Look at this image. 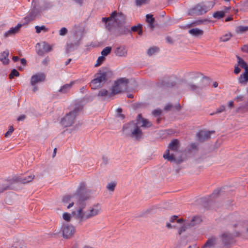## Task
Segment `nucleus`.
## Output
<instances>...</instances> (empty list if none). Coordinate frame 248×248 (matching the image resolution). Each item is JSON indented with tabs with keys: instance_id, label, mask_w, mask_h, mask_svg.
<instances>
[{
	"instance_id": "obj_1",
	"label": "nucleus",
	"mask_w": 248,
	"mask_h": 248,
	"mask_svg": "<svg viewBox=\"0 0 248 248\" xmlns=\"http://www.w3.org/2000/svg\"><path fill=\"white\" fill-rule=\"evenodd\" d=\"M152 123L147 119L142 118L141 114L138 115L137 122H131L125 124L123 127L124 133L137 140L141 139L142 136V132L140 127L148 128L152 126Z\"/></svg>"
},
{
	"instance_id": "obj_2",
	"label": "nucleus",
	"mask_w": 248,
	"mask_h": 248,
	"mask_svg": "<svg viewBox=\"0 0 248 248\" xmlns=\"http://www.w3.org/2000/svg\"><path fill=\"white\" fill-rule=\"evenodd\" d=\"M81 108V106L76 105L72 110L66 113L61 119L60 122L61 125L64 127L72 126L75 123L76 117Z\"/></svg>"
},
{
	"instance_id": "obj_3",
	"label": "nucleus",
	"mask_w": 248,
	"mask_h": 248,
	"mask_svg": "<svg viewBox=\"0 0 248 248\" xmlns=\"http://www.w3.org/2000/svg\"><path fill=\"white\" fill-rule=\"evenodd\" d=\"M214 5L212 2L200 3L196 5L194 7L188 10V15L190 16H199L206 13L211 9Z\"/></svg>"
},
{
	"instance_id": "obj_4",
	"label": "nucleus",
	"mask_w": 248,
	"mask_h": 248,
	"mask_svg": "<svg viewBox=\"0 0 248 248\" xmlns=\"http://www.w3.org/2000/svg\"><path fill=\"white\" fill-rule=\"evenodd\" d=\"M109 73L107 69L99 70L95 75V78L92 80L90 86L92 89H96L99 88L107 80V76Z\"/></svg>"
},
{
	"instance_id": "obj_5",
	"label": "nucleus",
	"mask_w": 248,
	"mask_h": 248,
	"mask_svg": "<svg viewBox=\"0 0 248 248\" xmlns=\"http://www.w3.org/2000/svg\"><path fill=\"white\" fill-rule=\"evenodd\" d=\"M128 79L125 78H121L116 81L112 87L111 92L109 96H113L127 90Z\"/></svg>"
},
{
	"instance_id": "obj_6",
	"label": "nucleus",
	"mask_w": 248,
	"mask_h": 248,
	"mask_svg": "<svg viewBox=\"0 0 248 248\" xmlns=\"http://www.w3.org/2000/svg\"><path fill=\"white\" fill-rule=\"evenodd\" d=\"M76 209L72 212L73 216L80 222L84 221L88 219L87 210L85 211L87 204H76Z\"/></svg>"
},
{
	"instance_id": "obj_7",
	"label": "nucleus",
	"mask_w": 248,
	"mask_h": 248,
	"mask_svg": "<svg viewBox=\"0 0 248 248\" xmlns=\"http://www.w3.org/2000/svg\"><path fill=\"white\" fill-rule=\"evenodd\" d=\"M181 152H171L170 150H167L163 155L164 159L170 162H174L177 164H180L183 162L184 158L182 156Z\"/></svg>"
},
{
	"instance_id": "obj_8",
	"label": "nucleus",
	"mask_w": 248,
	"mask_h": 248,
	"mask_svg": "<svg viewBox=\"0 0 248 248\" xmlns=\"http://www.w3.org/2000/svg\"><path fill=\"white\" fill-rule=\"evenodd\" d=\"M118 17H120L122 19H123L124 16L122 13L118 14L116 11L112 12L109 17H103L102 18V21L105 23L106 27L108 30H111V27L110 25V21L113 19L114 22L116 23H119L118 20L119 19Z\"/></svg>"
},
{
	"instance_id": "obj_9",
	"label": "nucleus",
	"mask_w": 248,
	"mask_h": 248,
	"mask_svg": "<svg viewBox=\"0 0 248 248\" xmlns=\"http://www.w3.org/2000/svg\"><path fill=\"white\" fill-rule=\"evenodd\" d=\"M62 236L65 239H69L73 236L76 230L71 224L64 223L62 226Z\"/></svg>"
},
{
	"instance_id": "obj_10",
	"label": "nucleus",
	"mask_w": 248,
	"mask_h": 248,
	"mask_svg": "<svg viewBox=\"0 0 248 248\" xmlns=\"http://www.w3.org/2000/svg\"><path fill=\"white\" fill-rule=\"evenodd\" d=\"M102 211L101 204L99 203L93 204L87 209L88 219L99 215Z\"/></svg>"
},
{
	"instance_id": "obj_11",
	"label": "nucleus",
	"mask_w": 248,
	"mask_h": 248,
	"mask_svg": "<svg viewBox=\"0 0 248 248\" xmlns=\"http://www.w3.org/2000/svg\"><path fill=\"white\" fill-rule=\"evenodd\" d=\"M234 235L229 232H224L220 236L222 244L224 247H228L234 242Z\"/></svg>"
},
{
	"instance_id": "obj_12",
	"label": "nucleus",
	"mask_w": 248,
	"mask_h": 248,
	"mask_svg": "<svg viewBox=\"0 0 248 248\" xmlns=\"http://www.w3.org/2000/svg\"><path fill=\"white\" fill-rule=\"evenodd\" d=\"M91 190L90 189L86 190L84 192L81 193L79 194L74 196L75 198L78 199V201L76 204H86V201L90 198V193Z\"/></svg>"
},
{
	"instance_id": "obj_13",
	"label": "nucleus",
	"mask_w": 248,
	"mask_h": 248,
	"mask_svg": "<svg viewBox=\"0 0 248 248\" xmlns=\"http://www.w3.org/2000/svg\"><path fill=\"white\" fill-rule=\"evenodd\" d=\"M38 14L39 11L36 8L34 7L31 10L24 18L25 23L23 24V25L28 24L31 21L34 20Z\"/></svg>"
},
{
	"instance_id": "obj_14",
	"label": "nucleus",
	"mask_w": 248,
	"mask_h": 248,
	"mask_svg": "<svg viewBox=\"0 0 248 248\" xmlns=\"http://www.w3.org/2000/svg\"><path fill=\"white\" fill-rule=\"evenodd\" d=\"M46 76L44 73H39L33 75L31 79V84L34 86L37 83L43 82L45 80Z\"/></svg>"
},
{
	"instance_id": "obj_15",
	"label": "nucleus",
	"mask_w": 248,
	"mask_h": 248,
	"mask_svg": "<svg viewBox=\"0 0 248 248\" xmlns=\"http://www.w3.org/2000/svg\"><path fill=\"white\" fill-rule=\"evenodd\" d=\"M23 24H18L16 27L11 28L9 31L5 32L3 34V37L7 38L9 36L15 35L19 32L20 28L23 26Z\"/></svg>"
},
{
	"instance_id": "obj_16",
	"label": "nucleus",
	"mask_w": 248,
	"mask_h": 248,
	"mask_svg": "<svg viewBox=\"0 0 248 248\" xmlns=\"http://www.w3.org/2000/svg\"><path fill=\"white\" fill-rule=\"evenodd\" d=\"M212 132L202 130L197 133L198 140L200 142H203L210 138Z\"/></svg>"
},
{
	"instance_id": "obj_17",
	"label": "nucleus",
	"mask_w": 248,
	"mask_h": 248,
	"mask_svg": "<svg viewBox=\"0 0 248 248\" xmlns=\"http://www.w3.org/2000/svg\"><path fill=\"white\" fill-rule=\"evenodd\" d=\"M180 148V142L177 139H174L171 141L168 146V149L171 152H181L179 149Z\"/></svg>"
},
{
	"instance_id": "obj_18",
	"label": "nucleus",
	"mask_w": 248,
	"mask_h": 248,
	"mask_svg": "<svg viewBox=\"0 0 248 248\" xmlns=\"http://www.w3.org/2000/svg\"><path fill=\"white\" fill-rule=\"evenodd\" d=\"M238 81L242 85H247L248 82V68L238 78Z\"/></svg>"
},
{
	"instance_id": "obj_19",
	"label": "nucleus",
	"mask_w": 248,
	"mask_h": 248,
	"mask_svg": "<svg viewBox=\"0 0 248 248\" xmlns=\"http://www.w3.org/2000/svg\"><path fill=\"white\" fill-rule=\"evenodd\" d=\"M115 54L119 57H126L127 51L124 46H120L116 48Z\"/></svg>"
},
{
	"instance_id": "obj_20",
	"label": "nucleus",
	"mask_w": 248,
	"mask_h": 248,
	"mask_svg": "<svg viewBox=\"0 0 248 248\" xmlns=\"http://www.w3.org/2000/svg\"><path fill=\"white\" fill-rule=\"evenodd\" d=\"M202 221L201 217L199 216L193 217L190 222L186 223V225L188 227H191L200 224Z\"/></svg>"
},
{
	"instance_id": "obj_21",
	"label": "nucleus",
	"mask_w": 248,
	"mask_h": 248,
	"mask_svg": "<svg viewBox=\"0 0 248 248\" xmlns=\"http://www.w3.org/2000/svg\"><path fill=\"white\" fill-rule=\"evenodd\" d=\"M188 33L193 36L199 37L202 36L204 33L203 30L198 28H194L188 31Z\"/></svg>"
},
{
	"instance_id": "obj_22",
	"label": "nucleus",
	"mask_w": 248,
	"mask_h": 248,
	"mask_svg": "<svg viewBox=\"0 0 248 248\" xmlns=\"http://www.w3.org/2000/svg\"><path fill=\"white\" fill-rule=\"evenodd\" d=\"M217 243V238L215 237H211L208 238L202 248H211L213 247Z\"/></svg>"
},
{
	"instance_id": "obj_23",
	"label": "nucleus",
	"mask_w": 248,
	"mask_h": 248,
	"mask_svg": "<svg viewBox=\"0 0 248 248\" xmlns=\"http://www.w3.org/2000/svg\"><path fill=\"white\" fill-rule=\"evenodd\" d=\"M202 74L199 72L192 71L186 74V77L190 80H196L201 78Z\"/></svg>"
},
{
	"instance_id": "obj_24",
	"label": "nucleus",
	"mask_w": 248,
	"mask_h": 248,
	"mask_svg": "<svg viewBox=\"0 0 248 248\" xmlns=\"http://www.w3.org/2000/svg\"><path fill=\"white\" fill-rule=\"evenodd\" d=\"M146 22L148 23L149 27L153 31L155 28V19L153 17V15L151 14H147L146 16Z\"/></svg>"
},
{
	"instance_id": "obj_25",
	"label": "nucleus",
	"mask_w": 248,
	"mask_h": 248,
	"mask_svg": "<svg viewBox=\"0 0 248 248\" xmlns=\"http://www.w3.org/2000/svg\"><path fill=\"white\" fill-rule=\"evenodd\" d=\"M9 54V51L6 50L0 55V61L4 64H7L9 63V60L7 58Z\"/></svg>"
},
{
	"instance_id": "obj_26",
	"label": "nucleus",
	"mask_w": 248,
	"mask_h": 248,
	"mask_svg": "<svg viewBox=\"0 0 248 248\" xmlns=\"http://www.w3.org/2000/svg\"><path fill=\"white\" fill-rule=\"evenodd\" d=\"M74 84V81H72L69 84H66L64 85L59 90V92L62 93H67L68 91L70 90Z\"/></svg>"
},
{
	"instance_id": "obj_27",
	"label": "nucleus",
	"mask_w": 248,
	"mask_h": 248,
	"mask_svg": "<svg viewBox=\"0 0 248 248\" xmlns=\"http://www.w3.org/2000/svg\"><path fill=\"white\" fill-rule=\"evenodd\" d=\"M237 227L241 229V227L243 228V229H240V231L244 233H245L247 236L248 237V222L247 223H244L243 224L241 223H239L237 225Z\"/></svg>"
},
{
	"instance_id": "obj_28",
	"label": "nucleus",
	"mask_w": 248,
	"mask_h": 248,
	"mask_svg": "<svg viewBox=\"0 0 248 248\" xmlns=\"http://www.w3.org/2000/svg\"><path fill=\"white\" fill-rule=\"evenodd\" d=\"M86 187V185L84 183H80L77 188V191L73 194L74 196H76L77 194L84 192L87 190Z\"/></svg>"
},
{
	"instance_id": "obj_29",
	"label": "nucleus",
	"mask_w": 248,
	"mask_h": 248,
	"mask_svg": "<svg viewBox=\"0 0 248 248\" xmlns=\"http://www.w3.org/2000/svg\"><path fill=\"white\" fill-rule=\"evenodd\" d=\"M238 59V62H237V65H238L241 67L244 68L245 69V71L246 69L248 68V66L247 65V62L244 61L243 59L239 57V56L237 57Z\"/></svg>"
},
{
	"instance_id": "obj_30",
	"label": "nucleus",
	"mask_w": 248,
	"mask_h": 248,
	"mask_svg": "<svg viewBox=\"0 0 248 248\" xmlns=\"http://www.w3.org/2000/svg\"><path fill=\"white\" fill-rule=\"evenodd\" d=\"M34 177L35 176L34 175H30L28 176L20 178V181L22 183L26 184L31 182L34 178Z\"/></svg>"
},
{
	"instance_id": "obj_31",
	"label": "nucleus",
	"mask_w": 248,
	"mask_h": 248,
	"mask_svg": "<svg viewBox=\"0 0 248 248\" xmlns=\"http://www.w3.org/2000/svg\"><path fill=\"white\" fill-rule=\"evenodd\" d=\"M248 31V26H239L236 27L235 32L241 34Z\"/></svg>"
},
{
	"instance_id": "obj_32",
	"label": "nucleus",
	"mask_w": 248,
	"mask_h": 248,
	"mask_svg": "<svg viewBox=\"0 0 248 248\" xmlns=\"http://www.w3.org/2000/svg\"><path fill=\"white\" fill-rule=\"evenodd\" d=\"M117 185V183L115 181H112L108 183L106 186L107 189L110 192H113L115 188Z\"/></svg>"
},
{
	"instance_id": "obj_33",
	"label": "nucleus",
	"mask_w": 248,
	"mask_h": 248,
	"mask_svg": "<svg viewBox=\"0 0 248 248\" xmlns=\"http://www.w3.org/2000/svg\"><path fill=\"white\" fill-rule=\"evenodd\" d=\"M187 150L189 152H195L198 150V144L195 143H191L188 145Z\"/></svg>"
},
{
	"instance_id": "obj_34",
	"label": "nucleus",
	"mask_w": 248,
	"mask_h": 248,
	"mask_svg": "<svg viewBox=\"0 0 248 248\" xmlns=\"http://www.w3.org/2000/svg\"><path fill=\"white\" fill-rule=\"evenodd\" d=\"M225 12L223 11H217L214 13L213 16L215 18L220 19L225 15Z\"/></svg>"
},
{
	"instance_id": "obj_35",
	"label": "nucleus",
	"mask_w": 248,
	"mask_h": 248,
	"mask_svg": "<svg viewBox=\"0 0 248 248\" xmlns=\"http://www.w3.org/2000/svg\"><path fill=\"white\" fill-rule=\"evenodd\" d=\"M35 29L36 30V32L37 33H40L41 31L44 32H46L48 31V29L46 28L44 25H42L41 26H36L35 27Z\"/></svg>"
},
{
	"instance_id": "obj_36",
	"label": "nucleus",
	"mask_w": 248,
	"mask_h": 248,
	"mask_svg": "<svg viewBox=\"0 0 248 248\" xmlns=\"http://www.w3.org/2000/svg\"><path fill=\"white\" fill-rule=\"evenodd\" d=\"M232 37V34L231 33H228L220 38V41L221 42H227Z\"/></svg>"
},
{
	"instance_id": "obj_37",
	"label": "nucleus",
	"mask_w": 248,
	"mask_h": 248,
	"mask_svg": "<svg viewBox=\"0 0 248 248\" xmlns=\"http://www.w3.org/2000/svg\"><path fill=\"white\" fill-rule=\"evenodd\" d=\"M111 50V47L110 46H107L104 48L103 50L101 51V55L102 56H106L108 55Z\"/></svg>"
},
{
	"instance_id": "obj_38",
	"label": "nucleus",
	"mask_w": 248,
	"mask_h": 248,
	"mask_svg": "<svg viewBox=\"0 0 248 248\" xmlns=\"http://www.w3.org/2000/svg\"><path fill=\"white\" fill-rule=\"evenodd\" d=\"M110 93H108V91L105 89H102L101 90L98 94V96H108V97H111V96H109Z\"/></svg>"
},
{
	"instance_id": "obj_39",
	"label": "nucleus",
	"mask_w": 248,
	"mask_h": 248,
	"mask_svg": "<svg viewBox=\"0 0 248 248\" xmlns=\"http://www.w3.org/2000/svg\"><path fill=\"white\" fill-rule=\"evenodd\" d=\"M19 76V73L15 69L12 70L11 73L9 75V77L10 79L13 78L15 77H18Z\"/></svg>"
},
{
	"instance_id": "obj_40",
	"label": "nucleus",
	"mask_w": 248,
	"mask_h": 248,
	"mask_svg": "<svg viewBox=\"0 0 248 248\" xmlns=\"http://www.w3.org/2000/svg\"><path fill=\"white\" fill-rule=\"evenodd\" d=\"M43 50L46 52H50L52 50V46H50L48 44L44 42L43 43Z\"/></svg>"
},
{
	"instance_id": "obj_41",
	"label": "nucleus",
	"mask_w": 248,
	"mask_h": 248,
	"mask_svg": "<svg viewBox=\"0 0 248 248\" xmlns=\"http://www.w3.org/2000/svg\"><path fill=\"white\" fill-rule=\"evenodd\" d=\"M105 58L102 55V56L99 57L96 61V63L95 64V66L97 67V66L100 65L103 63V62L105 61Z\"/></svg>"
},
{
	"instance_id": "obj_42",
	"label": "nucleus",
	"mask_w": 248,
	"mask_h": 248,
	"mask_svg": "<svg viewBox=\"0 0 248 248\" xmlns=\"http://www.w3.org/2000/svg\"><path fill=\"white\" fill-rule=\"evenodd\" d=\"M225 106L224 105H222L219 108H217L216 109V112L211 113L210 115H213L215 114H218V113H220L225 111Z\"/></svg>"
},
{
	"instance_id": "obj_43",
	"label": "nucleus",
	"mask_w": 248,
	"mask_h": 248,
	"mask_svg": "<svg viewBox=\"0 0 248 248\" xmlns=\"http://www.w3.org/2000/svg\"><path fill=\"white\" fill-rule=\"evenodd\" d=\"M71 215L67 212L64 213L62 215L63 219L67 222L70 221L71 218Z\"/></svg>"
},
{
	"instance_id": "obj_44",
	"label": "nucleus",
	"mask_w": 248,
	"mask_h": 248,
	"mask_svg": "<svg viewBox=\"0 0 248 248\" xmlns=\"http://www.w3.org/2000/svg\"><path fill=\"white\" fill-rule=\"evenodd\" d=\"M150 0H135L137 6H140L142 5L148 3Z\"/></svg>"
},
{
	"instance_id": "obj_45",
	"label": "nucleus",
	"mask_w": 248,
	"mask_h": 248,
	"mask_svg": "<svg viewBox=\"0 0 248 248\" xmlns=\"http://www.w3.org/2000/svg\"><path fill=\"white\" fill-rule=\"evenodd\" d=\"M10 189V186L7 184L0 185V194L5 190Z\"/></svg>"
},
{
	"instance_id": "obj_46",
	"label": "nucleus",
	"mask_w": 248,
	"mask_h": 248,
	"mask_svg": "<svg viewBox=\"0 0 248 248\" xmlns=\"http://www.w3.org/2000/svg\"><path fill=\"white\" fill-rule=\"evenodd\" d=\"M157 49H158L157 47H150L147 50V54L149 56L152 55L156 51V50Z\"/></svg>"
},
{
	"instance_id": "obj_47",
	"label": "nucleus",
	"mask_w": 248,
	"mask_h": 248,
	"mask_svg": "<svg viewBox=\"0 0 248 248\" xmlns=\"http://www.w3.org/2000/svg\"><path fill=\"white\" fill-rule=\"evenodd\" d=\"M44 9L47 10L48 9L52 7V5L51 4V2L45 1L44 3Z\"/></svg>"
},
{
	"instance_id": "obj_48",
	"label": "nucleus",
	"mask_w": 248,
	"mask_h": 248,
	"mask_svg": "<svg viewBox=\"0 0 248 248\" xmlns=\"http://www.w3.org/2000/svg\"><path fill=\"white\" fill-rule=\"evenodd\" d=\"M72 198H75V197H73V195L72 196L67 195L63 197L62 201L63 202H71V199Z\"/></svg>"
},
{
	"instance_id": "obj_49",
	"label": "nucleus",
	"mask_w": 248,
	"mask_h": 248,
	"mask_svg": "<svg viewBox=\"0 0 248 248\" xmlns=\"http://www.w3.org/2000/svg\"><path fill=\"white\" fill-rule=\"evenodd\" d=\"M67 32H68V31L66 29V28L63 27V28H62L60 30L59 34L61 36H63V35H65V34H66L67 33Z\"/></svg>"
},
{
	"instance_id": "obj_50",
	"label": "nucleus",
	"mask_w": 248,
	"mask_h": 248,
	"mask_svg": "<svg viewBox=\"0 0 248 248\" xmlns=\"http://www.w3.org/2000/svg\"><path fill=\"white\" fill-rule=\"evenodd\" d=\"M14 129L13 126H10L9 127V129L8 131L5 134V137H8L9 136H10L12 133L14 131Z\"/></svg>"
},
{
	"instance_id": "obj_51",
	"label": "nucleus",
	"mask_w": 248,
	"mask_h": 248,
	"mask_svg": "<svg viewBox=\"0 0 248 248\" xmlns=\"http://www.w3.org/2000/svg\"><path fill=\"white\" fill-rule=\"evenodd\" d=\"M207 19L197 20L193 23L195 25H200L202 24L203 22L207 21Z\"/></svg>"
},
{
	"instance_id": "obj_52",
	"label": "nucleus",
	"mask_w": 248,
	"mask_h": 248,
	"mask_svg": "<svg viewBox=\"0 0 248 248\" xmlns=\"http://www.w3.org/2000/svg\"><path fill=\"white\" fill-rule=\"evenodd\" d=\"M239 66L238 65H235L234 66V73L235 74H238L241 72V69Z\"/></svg>"
},
{
	"instance_id": "obj_53",
	"label": "nucleus",
	"mask_w": 248,
	"mask_h": 248,
	"mask_svg": "<svg viewBox=\"0 0 248 248\" xmlns=\"http://www.w3.org/2000/svg\"><path fill=\"white\" fill-rule=\"evenodd\" d=\"M161 113L162 111L161 109H155L153 111V114L155 116H159Z\"/></svg>"
},
{
	"instance_id": "obj_54",
	"label": "nucleus",
	"mask_w": 248,
	"mask_h": 248,
	"mask_svg": "<svg viewBox=\"0 0 248 248\" xmlns=\"http://www.w3.org/2000/svg\"><path fill=\"white\" fill-rule=\"evenodd\" d=\"M187 87L191 90H195L197 88V86L196 85L192 84H188Z\"/></svg>"
},
{
	"instance_id": "obj_55",
	"label": "nucleus",
	"mask_w": 248,
	"mask_h": 248,
	"mask_svg": "<svg viewBox=\"0 0 248 248\" xmlns=\"http://www.w3.org/2000/svg\"><path fill=\"white\" fill-rule=\"evenodd\" d=\"M141 29V26H135L132 27L131 30L133 31H138L139 30Z\"/></svg>"
},
{
	"instance_id": "obj_56",
	"label": "nucleus",
	"mask_w": 248,
	"mask_h": 248,
	"mask_svg": "<svg viewBox=\"0 0 248 248\" xmlns=\"http://www.w3.org/2000/svg\"><path fill=\"white\" fill-rule=\"evenodd\" d=\"M117 112L119 114V117H121L122 119L124 118V116L123 114H122L121 113L122 112V109L121 108H118L117 109Z\"/></svg>"
},
{
	"instance_id": "obj_57",
	"label": "nucleus",
	"mask_w": 248,
	"mask_h": 248,
	"mask_svg": "<svg viewBox=\"0 0 248 248\" xmlns=\"http://www.w3.org/2000/svg\"><path fill=\"white\" fill-rule=\"evenodd\" d=\"M243 98H244V96L243 95H237L235 99L237 101V102H240V101H241L243 100Z\"/></svg>"
},
{
	"instance_id": "obj_58",
	"label": "nucleus",
	"mask_w": 248,
	"mask_h": 248,
	"mask_svg": "<svg viewBox=\"0 0 248 248\" xmlns=\"http://www.w3.org/2000/svg\"><path fill=\"white\" fill-rule=\"evenodd\" d=\"M188 227L186 225V226H182L180 228L179 233V234H181L183 232H185L186 229V228Z\"/></svg>"
},
{
	"instance_id": "obj_59",
	"label": "nucleus",
	"mask_w": 248,
	"mask_h": 248,
	"mask_svg": "<svg viewBox=\"0 0 248 248\" xmlns=\"http://www.w3.org/2000/svg\"><path fill=\"white\" fill-rule=\"evenodd\" d=\"M242 50L243 52H246L248 53V45H244L242 47Z\"/></svg>"
},
{
	"instance_id": "obj_60",
	"label": "nucleus",
	"mask_w": 248,
	"mask_h": 248,
	"mask_svg": "<svg viewBox=\"0 0 248 248\" xmlns=\"http://www.w3.org/2000/svg\"><path fill=\"white\" fill-rule=\"evenodd\" d=\"M172 107V106L171 104H168L166 106L165 108V109L166 110H170Z\"/></svg>"
},
{
	"instance_id": "obj_61",
	"label": "nucleus",
	"mask_w": 248,
	"mask_h": 248,
	"mask_svg": "<svg viewBox=\"0 0 248 248\" xmlns=\"http://www.w3.org/2000/svg\"><path fill=\"white\" fill-rule=\"evenodd\" d=\"M25 117H26V116L24 115H21L17 118V121H23L25 119Z\"/></svg>"
},
{
	"instance_id": "obj_62",
	"label": "nucleus",
	"mask_w": 248,
	"mask_h": 248,
	"mask_svg": "<svg viewBox=\"0 0 248 248\" xmlns=\"http://www.w3.org/2000/svg\"><path fill=\"white\" fill-rule=\"evenodd\" d=\"M74 46V45L73 43H70V44H68V46H68V48H67L68 50L69 51L71 50L72 47H73Z\"/></svg>"
},
{
	"instance_id": "obj_63",
	"label": "nucleus",
	"mask_w": 248,
	"mask_h": 248,
	"mask_svg": "<svg viewBox=\"0 0 248 248\" xmlns=\"http://www.w3.org/2000/svg\"><path fill=\"white\" fill-rule=\"evenodd\" d=\"M178 218V216H173L170 219V222H173L175 219H176Z\"/></svg>"
},
{
	"instance_id": "obj_64",
	"label": "nucleus",
	"mask_w": 248,
	"mask_h": 248,
	"mask_svg": "<svg viewBox=\"0 0 248 248\" xmlns=\"http://www.w3.org/2000/svg\"><path fill=\"white\" fill-rule=\"evenodd\" d=\"M21 63L25 65L26 64V60L25 59H21L20 60Z\"/></svg>"
}]
</instances>
